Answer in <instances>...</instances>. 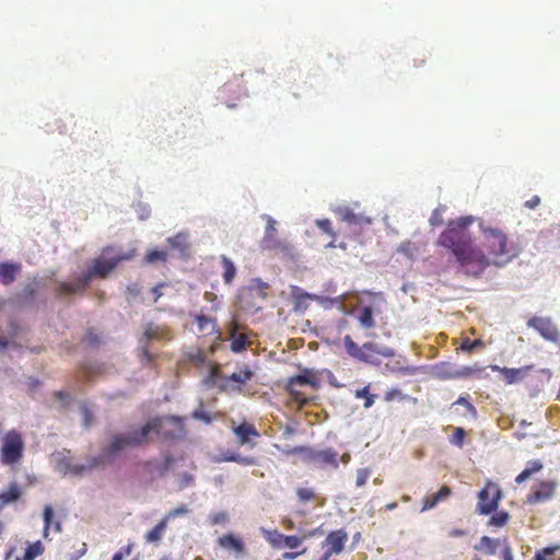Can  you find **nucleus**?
Instances as JSON below:
<instances>
[{
  "label": "nucleus",
  "instance_id": "obj_1",
  "mask_svg": "<svg viewBox=\"0 0 560 560\" xmlns=\"http://www.w3.org/2000/svg\"><path fill=\"white\" fill-rule=\"evenodd\" d=\"M474 221L475 218L470 215L450 221L436 244L456 258L464 273L477 278L487 269L488 260L485 253L474 244L471 233L468 231Z\"/></svg>",
  "mask_w": 560,
  "mask_h": 560
},
{
  "label": "nucleus",
  "instance_id": "obj_2",
  "mask_svg": "<svg viewBox=\"0 0 560 560\" xmlns=\"http://www.w3.org/2000/svg\"><path fill=\"white\" fill-rule=\"evenodd\" d=\"M183 432L184 424L180 418L175 416L167 418L155 417L147 421L140 429L114 434L96 458H98L100 465L109 463L127 448L148 444L150 433H155L166 441L178 438Z\"/></svg>",
  "mask_w": 560,
  "mask_h": 560
},
{
  "label": "nucleus",
  "instance_id": "obj_3",
  "mask_svg": "<svg viewBox=\"0 0 560 560\" xmlns=\"http://www.w3.org/2000/svg\"><path fill=\"white\" fill-rule=\"evenodd\" d=\"M479 231L482 235L483 246L488 260L487 268L490 265L504 267L518 256L516 247L509 241L508 234L498 228H492L483 221L479 223Z\"/></svg>",
  "mask_w": 560,
  "mask_h": 560
},
{
  "label": "nucleus",
  "instance_id": "obj_4",
  "mask_svg": "<svg viewBox=\"0 0 560 560\" xmlns=\"http://www.w3.org/2000/svg\"><path fill=\"white\" fill-rule=\"evenodd\" d=\"M133 257V252L127 253L109 260L96 258L92 268L75 282H60L57 288V296L66 298L72 294L82 293L89 285L93 277L106 278L116 266L122 260H129Z\"/></svg>",
  "mask_w": 560,
  "mask_h": 560
},
{
  "label": "nucleus",
  "instance_id": "obj_5",
  "mask_svg": "<svg viewBox=\"0 0 560 560\" xmlns=\"http://www.w3.org/2000/svg\"><path fill=\"white\" fill-rule=\"evenodd\" d=\"M25 441L23 434L15 430H9L1 439L0 463L3 466H15L23 459Z\"/></svg>",
  "mask_w": 560,
  "mask_h": 560
},
{
  "label": "nucleus",
  "instance_id": "obj_6",
  "mask_svg": "<svg viewBox=\"0 0 560 560\" xmlns=\"http://www.w3.org/2000/svg\"><path fill=\"white\" fill-rule=\"evenodd\" d=\"M304 386H311L313 389H317L319 387V378L314 370L303 369L301 374L294 375L288 380L285 389L290 394L292 400L300 407H304L311 401V398L302 390Z\"/></svg>",
  "mask_w": 560,
  "mask_h": 560
},
{
  "label": "nucleus",
  "instance_id": "obj_7",
  "mask_svg": "<svg viewBox=\"0 0 560 560\" xmlns=\"http://www.w3.org/2000/svg\"><path fill=\"white\" fill-rule=\"evenodd\" d=\"M503 498L501 487L491 480H487L485 486L477 493V504L475 512L478 515H490L495 512Z\"/></svg>",
  "mask_w": 560,
  "mask_h": 560
},
{
  "label": "nucleus",
  "instance_id": "obj_8",
  "mask_svg": "<svg viewBox=\"0 0 560 560\" xmlns=\"http://www.w3.org/2000/svg\"><path fill=\"white\" fill-rule=\"evenodd\" d=\"M171 329L165 325L148 324L144 328L142 338L140 339L141 353L147 362L152 361L153 357L149 351V342L152 340H171Z\"/></svg>",
  "mask_w": 560,
  "mask_h": 560
},
{
  "label": "nucleus",
  "instance_id": "obj_9",
  "mask_svg": "<svg viewBox=\"0 0 560 560\" xmlns=\"http://www.w3.org/2000/svg\"><path fill=\"white\" fill-rule=\"evenodd\" d=\"M526 324L527 327L533 328L545 340L553 343L560 341V331L551 317L532 316Z\"/></svg>",
  "mask_w": 560,
  "mask_h": 560
},
{
  "label": "nucleus",
  "instance_id": "obj_10",
  "mask_svg": "<svg viewBox=\"0 0 560 560\" xmlns=\"http://www.w3.org/2000/svg\"><path fill=\"white\" fill-rule=\"evenodd\" d=\"M558 489V482L552 479L540 480L526 497L527 504H538L550 501L555 498Z\"/></svg>",
  "mask_w": 560,
  "mask_h": 560
},
{
  "label": "nucleus",
  "instance_id": "obj_11",
  "mask_svg": "<svg viewBox=\"0 0 560 560\" xmlns=\"http://www.w3.org/2000/svg\"><path fill=\"white\" fill-rule=\"evenodd\" d=\"M295 452L306 454L307 458L312 463L319 465L320 467L337 468L339 465V454L334 448L315 451L308 447L301 446L295 448Z\"/></svg>",
  "mask_w": 560,
  "mask_h": 560
},
{
  "label": "nucleus",
  "instance_id": "obj_12",
  "mask_svg": "<svg viewBox=\"0 0 560 560\" xmlns=\"http://www.w3.org/2000/svg\"><path fill=\"white\" fill-rule=\"evenodd\" d=\"M259 246L262 252L273 253L283 257H293V245L285 240H281L278 235H264Z\"/></svg>",
  "mask_w": 560,
  "mask_h": 560
},
{
  "label": "nucleus",
  "instance_id": "obj_13",
  "mask_svg": "<svg viewBox=\"0 0 560 560\" xmlns=\"http://www.w3.org/2000/svg\"><path fill=\"white\" fill-rule=\"evenodd\" d=\"M347 540L348 534L345 529L330 532L323 542V548H326L324 552V560H328L332 555L341 553Z\"/></svg>",
  "mask_w": 560,
  "mask_h": 560
},
{
  "label": "nucleus",
  "instance_id": "obj_14",
  "mask_svg": "<svg viewBox=\"0 0 560 560\" xmlns=\"http://www.w3.org/2000/svg\"><path fill=\"white\" fill-rule=\"evenodd\" d=\"M97 466H100V460L95 457L91 458L88 465L72 464L71 458L68 456H63L58 462V470L63 475L82 476L86 471H91Z\"/></svg>",
  "mask_w": 560,
  "mask_h": 560
},
{
  "label": "nucleus",
  "instance_id": "obj_15",
  "mask_svg": "<svg viewBox=\"0 0 560 560\" xmlns=\"http://www.w3.org/2000/svg\"><path fill=\"white\" fill-rule=\"evenodd\" d=\"M238 323L233 319L228 327L229 338L231 339L230 349L234 353H240L246 349L247 346L252 345V341L248 340L249 334L240 332Z\"/></svg>",
  "mask_w": 560,
  "mask_h": 560
},
{
  "label": "nucleus",
  "instance_id": "obj_16",
  "mask_svg": "<svg viewBox=\"0 0 560 560\" xmlns=\"http://www.w3.org/2000/svg\"><path fill=\"white\" fill-rule=\"evenodd\" d=\"M394 354L395 351L392 348L378 347L376 343L365 342L361 347V352L358 360L368 363H373L376 357L390 358L394 357Z\"/></svg>",
  "mask_w": 560,
  "mask_h": 560
},
{
  "label": "nucleus",
  "instance_id": "obj_17",
  "mask_svg": "<svg viewBox=\"0 0 560 560\" xmlns=\"http://www.w3.org/2000/svg\"><path fill=\"white\" fill-rule=\"evenodd\" d=\"M341 221L346 222L350 226L359 228L362 230L372 223V219L363 213H355L349 207H341L335 211Z\"/></svg>",
  "mask_w": 560,
  "mask_h": 560
},
{
  "label": "nucleus",
  "instance_id": "obj_18",
  "mask_svg": "<svg viewBox=\"0 0 560 560\" xmlns=\"http://www.w3.org/2000/svg\"><path fill=\"white\" fill-rule=\"evenodd\" d=\"M173 462V457L166 456L163 463H160L156 459H150L144 462L142 467L145 474L149 476V479L154 480L165 476Z\"/></svg>",
  "mask_w": 560,
  "mask_h": 560
},
{
  "label": "nucleus",
  "instance_id": "obj_19",
  "mask_svg": "<svg viewBox=\"0 0 560 560\" xmlns=\"http://www.w3.org/2000/svg\"><path fill=\"white\" fill-rule=\"evenodd\" d=\"M232 431L241 445H250L252 447L255 446V443H252V439L260 436L256 427L246 421L240 425L232 427Z\"/></svg>",
  "mask_w": 560,
  "mask_h": 560
},
{
  "label": "nucleus",
  "instance_id": "obj_20",
  "mask_svg": "<svg viewBox=\"0 0 560 560\" xmlns=\"http://www.w3.org/2000/svg\"><path fill=\"white\" fill-rule=\"evenodd\" d=\"M22 265L15 261H5L0 264V282L3 285L12 284L21 275Z\"/></svg>",
  "mask_w": 560,
  "mask_h": 560
},
{
  "label": "nucleus",
  "instance_id": "obj_21",
  "mask_svg": "<svg viewBox=\"0 0 560 560\" xmlns=\"http://www.w3.org/2000/svg\"><path fill=\"white\" fill-rule=\"evenodd\" d=\"M195 322L197 323L198 331L203 336H217L220 338L221 331L215 318L199 314L195 316Z\"/></svg>",
  "mask_w": 560,
  "mask_h": 560
},
{
  "label": "nucleus",
  "instance_id": "obj_22",
  "mask_svg": "<svg viewBox=\"0 0 560 560\" xmlns=\"http://www.w3.org/2000/svg\"><path fill=\"white\" fill-rule=\"evenodd\" d=\"M452 495V489L448 486H442L441 489L422 499L421 512H425L435 508L439 503L446 501Z\"/></svg>",
  "mask_w": 560,
  "mask_h": 560
},
{
  "label": "nucleus",
  "instance_id": "obj_23",
  "mask_svg": "<svg viewBox=\"0 0 560 560\" xmlns=\"http://www.w3.org/2000/svg\"><path fill=\"white\" fill-rule=\"evenodd\" d=\"M492 371L500 372L503 376V381L505 384H514L521 381L525 374L532 369V366H525L521 369H512V368H500L499 365H491Z\"/></svg>",
  "mask_w": 560,
  "mask_h": 560
},
{
  "label": "nucleus",
  "instance_id": "obj_24",
  "mask_svg": "<svg viewBox=\"0 0 560 560\" xmlns=\"http://www.w3.org/2000/svg\"><path fill=\"white\" fill-rule=\"evenodd\" d=\"M22 495V487L18 482H11L8 488L0 493V511L7 505L19 501Z\"/></svg>",
  "mask_w": 560,
  "mask_h": 560
},
{
  "label": "nucleus",
  "instance_id": "obj_25",
  "mask_svg": "<svg viewBox=\"0 0 560 560\" xmlns=\"http://www.w3.org/2000/svg\"><path fill=\"white\" fill-rule=\"evenodd\" d=\"M218 544L221 548L226 550H232L236 553H243L245 550V545L243 540L233 534H226L221 536L218 539Z\"/></svg>",
  "mask_w": 560,
  "mask_h": 560
},
{
  "label": "nucleus",
  "instance_id": "obj_26",
  "mask_svg": "<svg viewBox=\"0 0 560 560\" xmlns=\"http://www.w3.org/2000/svg\"><path fill=\"white\" fill-rule=\"evenodd\" d=\"M544 468V464L539 459L529 460L526 468L515 477V482L521 485L529 479L534 474L539 472Z\"/></svg>",
  "mask_w": 560,
  "mask_h": 560
},
{
  "label": "nucleus",
  "instance_id": "obj_27",
  "mask_svg": "<svg viewBox=\"0 0 560 560\" xmlns=\"http://www.w3.org/2000/svg\"><path fill=\"white\" fill-rule=\"evenodd\" d=\"M44 537H48V533L52 529L56 533L61 532V523L59 521H54V511L50 505H46L44 509Z\"/></svg>",
  "mask_w": 560,
  "mask_h": 560
},
{
  "label": "nucleus",
  "instance_id": "obj_28",
  "mask_svg": "<svg viewBox=\"0 0 560 560\" xmlns=\"http://www.w3.org/2000/svg\"><path fill=\"white\" fill-rule=\"evenodd\" d=\"M168 523L162 518L151 530L144 535V539L149 544H158L163 538Z\"/></svg>",
  "mask_w": 560,
  "mask_h": 560
},
{
  "label": "nucleus",
  "instance_id": "obj_29",
  "mask_svg": "<svg viewBox=\"0 0 560 560\" xmlns=\"http://www.w3.org/2000/svg\"><path fill=\"white\" fill-rule=\"evenodd\" d=\"M221 265L223 268L222 278H223L224 283L232 284V282L235 279V276H236L235 265L229 257H226L224 255L221 256Z\"/></svg>",
  "mask_w": 560,
  "mask_h": 560
},
{
  "label": "nucleus",
  "instance_id": "obj_30",
  "mask_svg": "<svg viewBox=\"0 0 560 560\" xmlns=\"http://www.w3.org/2000/svg\"><path fill=\"white\" fill-rule=\"evenodd\" d=\"M316 225L320 229L322 232L328 234L331 240L330 242L327 244V247L328 248H335L337 247L336 245V233L331 226V221L329 219H322V220H317L316 221ZM338 247L340 248H346V245L345 244H339Z\"/></svg>",
  "mask_w": 560,
  "mask_h": 560
},
{
  "label": "nucleus",
  "instance_id": "obj_31",
  "mask_svg": "<svg viewBox=\"0 0 560 560\" xmlns=\"http://www.w3.org/2000/svg\"><path fill=\"white\" fill-rule=\"evenodd\" d=\"M354 397L357 399H363V407L369 409L374 405L377 395L371 393V384H368L362 388L355 389Z\"/></svg>",
  "mask_w": 560,
  "mask_h": 560
},
{
  "label": "nucleus",
  "instance_id": "obj_32",
  "mask_svg": "<svg viewBox=\"0 0 560 560\" xmlns=\"http://www.w3.org/2000/svg\"><path fill=\"white\" fill-rule=\"evenodd\" d=\"M560 550V545H552L544 547L536 551L533 560H560L557 551Z\"/></svg>",
  "mask_w": 560,
  "mask_h": 560
},
{
  "label": "nucleus",
  "instance_id": "obj_33",
  "mask_svg": "<svg viewBox=\"0 0 560 560\" xmlns=\"http://www.w3.org/2000/svg\"><path fill=\"white\" fill-rule=\"evenodd\" d=\"M500 545L499 539H493L488 536H482L479 540V545L475 548L477 550L483 551L487 555L493 556L497 553V549Z\"/></svg>",
  "mask_w": 560,
  "mask_h": 560
},
{
  "label": "nucleus",
  "instance_id": "obj_34",
  "mask_svg": "<svg viewBox=\"0 0 560 560\" xmlns=\"http://www.w3.org/2000/svg\"><path fill=\"white\" fill-rule=\"evenodd\" d=\"M292 296L294 299V308L296 311H304L307 308V301L312 300L313 296L299 288H293Z\"/></svg>",
  "mask_w": 560,
  "mask_h": 560
},
{
  "label": "nucleus",
  "instance_id": "obj_35",
  "mask_svg": "<svg viewBox=\"0 0 560 560\" xmlns=\"http://www.w3.org/2000/svg\"><path fill=\"white\" fill-rule=\"evenodd\" d=\"M510 513L504 511V510H501V511H495L492 513L491 517L489 518L488 521V526H492V527H503L505 526L509 521H510Z\"/></svg>",
  "mask_w": 560,
  "mask_h": 560
},
{
  "label": "nucleus",
  "instance_id": "obj_36",
  "mask_svg": "<svg viewBox=\"0 0 560 560\" xmlns=\"http://www.w3.org/2000/svg\"><path fill=\"white\" fill-rule=\"evenodd\" d=\"M359 323L364 328H373L375 326V320L373 317V310L371 306H364L360 310V314L358 316Z\"/></svg>",
  "mask_w": 560,
  "mask_h": 560
},
{
  "label": "nucleus",
  "instance_id": "obj_37",
  "mask_svg": "<svg viewBox=\"0 0 560 560\" xmlns=\"http://www.w3.org/2000/svg\"><path fill=\"white\" fill-rule=\"evenodd\" d=\"M397 252L409 259H413L419 253V245L412 241H404L397 248Z\"/></svg>",
  "mask_w": 560,
  "mask_h": 560
},
{
  "label": "nucleus",
  "instance_id": "obj_38",
  "mask_svg": "<svg viewBox=\"0 0 560 560\" xmlns=\"http://www.w3.org/2000/svg\"><path fill=\"white\" fill-rule=\"evenodd\" d=\"M411 399L410 396L404 394L399 388L395 387V388H390L388 390L385 392L384 394V400L386 402H390V401H394V400H399V401H409Z\"/></svg>",
  "mask_w": 560,
  "mask_h": 560
},
{
  "label": "nucleus",
  "instance_id": "obj_39",
  "mask_svg": "<svg viewBox=\"0 0 560 560\" xmlns=\"http://www.w3.org/2000/svg\"><path fill=\"white\" fill-rule=\"evenodd\" d=\"M253 376L254 373L248 368H245L240 372L232 373L230 376H228V380L238 384H245L250 381Z\"/></svg>",
  "mask_w": 560,
  "mask_h": 560
},
{
  "label": "nucleus",
  "instance_id": "obj_40",
  "mask_svg": "<svg viewBox=\"0 0 560 560\" xmlns=\"http://www.w3.org/2000/svg\"><path fill=\"white\" fill-rule=\"evenodd\" d=\"M264 537L275 548H282V540L284 535L278 530H264Z\"/></svg>",
  "mask_w": 560,
  "mask_h": 560
},
{
  "label": "nucleus",
  "instance_id": "obj_41",
  "mask_svg": "<svg viewBox=\"0 0 560 560\" xmlns=\"http://www.w3.org/2000/svg\"><path fill=\"white\" fill-rule=\"evenodd\" d=\"M167 257H168L167 252L153 249L145 254L144 261L147 264H155L158 261L164 262L167 260Z\"/></svg>",
  "mask_w": 560,
  "mask_h": 560
},
{
  "label": "nucleus",
  "instance_id": "obj_42",
  "mask_svg": "<svg viewBox=\"0 0 560 560\" xmlns=\"http://www.w3.org/2000/svg\"><path fill=\"white\" fill-rule=\"evenodd\" d=\"M44 548L40 541L30 545L24 552V556L20 560H34L37 556L42 555Z\"/></svg>",
  "mask_w": 560,
  "mask_h": 560
},
{
  "label": "nucleus",
  "instance_id": "obj_43",
  "mask_svg": "<svg viewBox=\"0 0 560 560\" xmlns=\"http://www.w3.org/2000/svg\"><path fill=\"white\" fill-rule=\"evenodd\" d=\"M343 343L349 355L355 359L360 357L361 347H359L350 336L345 337Z\"/></svg>",
  "mask_w": 560,
  "mask_h": 560
},
{
  "label": "nucleus",
  "instance_id": "obj_44",
  "mask_svg": "<svg viewBox=\"0 0 560 560\" xmlns=\"http://www.w3.org/2000/svg\"><path fill=\"white\" fill-rule=\"evenodd\" d=\"M481 347H483V341L481 339L470 340L466 337L460 343V349L466 352H471L472 350Z\"/></svg>",
  "mask_w": 560,
  "mask_h": 560
},
{
  "label": "nucleus",
  "instance_id": "obj_45",
  "mask_svg": "<svg viewBox=\"0 0 560 560\" xmlns=\"http://www.w3.org/2000/svg\"><path fill=\"white\" fill-rule=\"evenodd\" d=\"M82 416V423L85 428H90L94 422V415L88 405H82L80 408Z\"/></svg>",
  "mask_w": 560,
  "mask_h": 560
},
{
  "label": "nucleus",
  "instance_id": "obj_46",
  "mask_svg": "<svg viewBox=\"0 0 560 560\" xmlns=\"http://www.w3.org/2000/svg\"><path fill=\"white\" fill-rule=\"evenodd\" d=\"M189 513V509L186 506V505H179L171 511H168L165 515H164V520H166V522L168 523L171 520L175 518V517H178V516H183V515H186Z\"/></svg>",
  "mask_w": 560,
  "mask_h": 560
},
{
  "label": "nucleus",
  "instance_id": "obj_47",
  "mask_svg": "<svg viewBox=\"0 0 560 560\" xmlns=\"http://www.w3.org/2000/svg\"><path fill=\"white\" fill-rule=\"evenodd\" d=\"M303 541V538L295 535H284L282 540V547H288L290 549L298 548Z\"/></svg>",
  "mask_w": 560,
  "mask_h": 560
},
{
  "label": "nucleus",
  "instance_id": "obj_48",
  "mask_svg": "<svg viewBox=\"0 0 560 560\" xmlns=\"http://www.w3.org/2000/svg\"><path fill=\"white\" fill-rule=\"evenodd\" d=\"M296 495L301 502L305 503L315 498V492L311 488H299L296 490Z\"/></svg>",
  "mask_w": 560,
  "mask_h": 560
},
{
  "label": "nucleus",
  "instance_id": "obj_49",
  "mask_svg": "<svg viewBox=\"0 0 560 560\" xmlns=\"http://www.w3.org/2000/svg\"><path fill=\"white\" fill-rule=\"evenodd\" d=\"M370 469L368 468H360L357 470V479H355V486L361 488L365 486L369 477H370Z\"/></svg>",
  "mask_w": 560,
  "mask_h": 560
},
{
  "label": "nucleus",
  "instance_id": "obj_50",
  "mask_svg": "<svg viewBox=\"0 0 560 560\" xmlns=\"http://www.w3.org/2000/svg\"><path fill=\"white\" fill-rule=\"evenodd\" d=\"M465 435L466 433L463 428H456L451 436V443L457 446H462Z\"/></svg>",
  "mask_w": 560,
  "mask_h": 560
},
{
  "label": "nucleus",
  "instance_id": "obj_51",
  "mask_svg": "<svg viewBox=\"0 0 560 560\" xmlns=\"http://www.w3.org/2000/svg\"><path fill=\"white\" fill-rule=\"evenodd\" d=\"M264 219L267 222L264 235H277V221L267 214L264 215Z\"/></svg>",
  "mask_w": 560,
  "mask_h": 560
},
{
  "label": "nucleus",
  "instance_id": "obj_52",
  "mask_svg": "<svg viewBox=\"0 0 560 560\" xmlns=\"http://www.w3.org/2000/svg\"><path fill=\"white\" fill-rule=\"evenodd\" d=\"M228 521H229V515L226 512H223V511L217 512L210 516V522L212 525L224 524Z\"/></svg>",
  "mask_w": 560,
  "mask_h": 560
},
{
  "label": "nucleus",
  "instance_id": "obj_53",
  "mask_svg": "<svg viewBox=\"0 0 560 560\" xmlns=\"http://www.w3.org/2000/svg\"><path fill=\"white\" fill-rule=\"evenodd\" d=\"M84 341L90 346H97L101 343V338L95 331L89 330L84 337Z\"/></svg>",
  "mask_w": 560,
  "mask_h": 560
},
{
  "label": "nucleus",
  "instance_id": "obj_54",
  "mask_svg": "<svg viewBox=\"0 0 560 560\" xmlns=\"http://www.w3.org/2000/svg\"><path fill=\"white\" fill-rule=\"evenodd\" d=\"M231 458L234 459V463H237V464H241L244 466L256 465V463H257L255 457L241 456L240 454H237V457H231Z\"/></svg>",
  "mask_w": 560,
  "mask_h": 560
},
{
  "label": "nucleus",
  "instance_id": "obj_55",
  "mask_svg": "<svg viewBox=\"0 0 560 560\" xmlns=\"http://www.w3.org/2000/svg\"><path fill=\"white\" fill-rule=\"evenodd\" d=\"M131 550H132V546L127 545V546L122 547L120 550H118L116 553H114L112 560H122L124 557H127L131 553Z\"/></svg>",
  "mask_w": 560,
  "mask_h": 560
},
{
  "label": "nucleus",
  "instance_id": "obj_56",
  "mask_svg": "<svg viewBox=\"0 0 560 560\" xmlns=\"http://www.w3.org/2000/svg\"><path fill=\"white\" fill-rule=\"evenodd\" d=\"M230 457H237V453L232 452V451L224 452V453H222L220 456H218V457L215 458V462H217V463H222V462H234V459H232V458H230Z\"/></svg>",
  "mask_w": 560,
  "mask_h": 560
},
{
  "label": "nucleus",
  "instance_id": "obj_57",
  "mask_svg": "<svg viewBox=\"0 0 560 560\" xmlns=\"http://www.w3.org/2000/svg\"><path fill=\"white\" fill-rule=\"evenodd\" d=\"M502 560H514L512 548L508 542H504V546L501 551Z\"/></svg>",
  "mask_w": 560,
  "mask_h": 560
},
{
  "label": "nucleus",
  "instance_id": "obj_58",
  "mask_svg": "<svg viewBox=\"0 0 560 560\" xmlns=\"http://www.w3.org/2000/svg\"><path fill=\"white\" fill-rule=\"evenodd\" d=\"M35 292H36V289L34 287V284L30 283V284L24 287V289L22 291V296L25 300H28V299H32L34 296Z\"/></svg>",
  "mask_w": 560,
  "mask_h": 560
},
{
  "label": "nucleus",
  "instance_id": "obj_59",
  "mask_svg": "<svg viewBox=\"0 0 560 560\" xmlns=\"http://www.w3.org/2000/svg\"><path fill=\"white\" fill-rule=\"evenodd\" d=\"M141 293V289L137 283L127 287V294L131 298H136Z\"/></svg>",
  "mask_w": 560,
  "mask_h": 560
},
{
  "label": "nucleus",
  "instance_id": "obj_60",
  "mask_svg": "<svg viewBox=\"0 0 560 560\" xmlns=\"http://www.w3.org/2000/svg\"><path fill=\"white\" fill-rule=\"evenodd\" d=\"M192 417L196 418V419H199V420H202L205 421L206 423H210L211 422V417L203 412V411H199V410H196L194 413H192Z\"/></svg>",
  "mask_w": 560,
  "mask_h": 560
},
{
  "label": "nucleus",
  "instance_id": "obj_61",
  "mask_svg": "<svg viewBox=\"0 0 560 560\" xmlns=\"http://www.w3.org/2000/svg\"><path fill=\"white\" fill-rule=\"evenodd\" d=\"M455 404L464 405L469 411L476 412L475 407L471 405V402L466 397H459Z\"/></svg>",
  "mask_w": 560,
  "mask_h": 560
},
{
  "label": "nucleus",
  "instance_id": "obj_62",
  "mask_svg": "<svg viewBox=\"0 0 560 560\" xmlns=\"http://www.w3.org/2000/svg\"><path fill=\"white\" fill-rule=\"evenodd\" d=\"M165 287V283H159L158 285H155L154 288H152L151 292L152 294L154 295V302H156L161 296H162V291L161 289Z\"/></svg>",
  "mask_w": 560,
  "mask_h": 560
},
{
  "label": "nucleus",
  "instance_id": "obj_63",
  "mask_svg": "<svg viewBox=\"0 0 560 560\" xmlns=\"http://www.w3.org/2000/svg\"><path fill=\"white\" fill-rule=\"evenodd\" d=\"M540 203V198L538 196H533L529 200L525 202V207L528 209H535Z\"/></svg>",
  "mask_w": 560,
  "mask_h": 560
},
{
  "label": "nucleus",
  "instance_id": "obj_64",
  "mask_svg": "<svg viewBox=\"0 0 560 560\" xmlns=\"http://www.w3.org/2000/svg\"><path fill=\"white\" fill-rule=\"evenodd\" d=\"M55 396L60 400H67V402L70 401V395L68 392L59 390L55 393Z\"/></svg>",
  "mask_w": 560,
  "mask_h": 560
}]
</instances>
